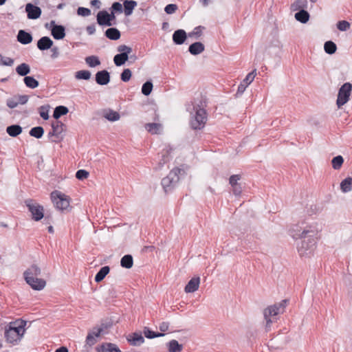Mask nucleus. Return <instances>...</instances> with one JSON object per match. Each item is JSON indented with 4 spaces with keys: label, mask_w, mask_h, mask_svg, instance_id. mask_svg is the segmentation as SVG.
I'll use <instances>...</instances> for the list:
<instances>
[{
    "label": "nucleus",
    "mask_w": 352,
    "mask_h": 352,
    "mask_svg": "<svg viewBox=\"0 0 352 352\" xmlns=\"http://www.w3.org/2000/svg\"><path fill=\"white\" fill-rule=\"evenodd\" d=\"M205 50L204 45L201 42H195L190 45L188 52L194 56L199 55Z\"/></svg>",
    "instance_id": "b1692460"
},
{
    "label": "nucleus",
    "mask_w": 352,
    "mask_h": 352,
    "mask_svg": "<svg viewBox=\"0 0 352 352\" xmlns=\"http://www.w3.org/2000/svg\"><path fill=\"white\" fill-rule=\"evenodd\" d=\"M168 352H182L183 345L179 344L176 340H171L166 343Z\"/></svg>",
    "instance_id": "bb28decb"
},
{
    "label": "nucleus",
    "mask_w": 352,
    "mask_h": 352,
    "mask_svg": "<svg viewBox=\"0 0 352 352\" xmlns=\"http://www.w3.org/2000/svg\"><path fill=\"white\" fill-rule=\"evenodd\" d=\"M27 322L23 320H16L9 323L5 329L4 337L7 342L16 345L21 340Z\"/></svg>",
    "instance_id": "f03ea898"
},
{
    "label": "nucleus",
    "mask_w": 352,
    "mask_h": 352,
    "mask_svg": "<svg viewBox=\"0 0 352 352\" xmlns=\"http://www.w3.org/2000/svg\"><path fill=\"white\" fill-rule=\"evenodd\" d=\"M25 12L29 19H37L42 13V10L38 6H34L31 3L26 4Z\"/></svg>",
    "instance_id": "9b49d317"
},
{
    "label": "nucleus",
    "mask_w": 352,
    "mask_h": 352,
    "mask_svg": "<svg viewBox=\"0 0 352 352\" xmlns=\"http://www.w3.org/2000/svg\"><path fill=\"white\" fill-rule=\"evenodd\" d=\"M89 173L84 169L78 170L76 173V177L79 180H83L85 179H87Z\"/></svg>",
    "instance_id": "5fc2aeb1"
},
{
    "label": "nucleus",
    "mask_w": 352,
    "mask_h": 352,
    "mask_svg": "<svg viewBox=\"0 0 352 352\" xmlns=\"http://www.w3.org/2000/svg\"><path fill=\"white\" fill-rule=\"evenodd\" d=\"M172 150V148L169 145L165 146V148L161 153V159L159 160L158 166L155 168L156 169H161L162 166L170 160L169 155Z\"/></svg>",
    "instance_id": "2eb2a0df"
},
{
    "label": "nucleus",
    "mask_w": 352,
    "mask_h": 352,
    "mask_svg": "<svg viewBox=\"0 0 352 352\" xmlns=\"http://www.w3.org/2000/svg\"><path fill=\"white\" fill-rule=\"evenodd\" d=\"M144 335L148 339H153L158 337H162L164 336V333L155 332L151 330L148 327H144L143 330Z\"/></svg>",
    "instance_id": "58836bf2"
},
{
    "label": "nucleus",
    "mask_w": 352,
    "mask_h": 352,
    "mask_svg": "<svg viewBox=\"0 0 352 352\" xmlns=\"http://www.w3.org/2000/svg\"><path fill=\"white\" fill-rule=\"evenodd\" d=\"M6 132L10 136L15 138L22 133V127L18 124H12L7 127Z\"/></svg>",
    "instance_id": "cd10ccee"
},
{
    "label": "nucleus",
    "mask_w": 352,
    "mask_h": 352,
    "mask_svg": "<svg viewBox=\"0 0 352 352\" xmlns=\"http://www.w3.org/2000/svg\"><path fill=\"white\" fill-rule=\"evenodd\" d=\"M103 116L108 120L111 122L117 121L120 119V114L115 111L109 109L104 113Z\"/></svg>",
    "instance_id": "4c0bfd02"
},
{
    "label": "nucleus",
    "mask_w": 352,
    "mask_h": 352,
    "mask_svg": "<svg viewBox=\"0 0 352 352\" xmlns=\"http://www.w3.org/2000/svg\"><path fill=\"white\" fill-rule=\"evenodd\" d=\"M53 45L52 40L48 36H43L37 41V47L45 51L50 49Z\"/></svg>",
    "instance_id": "aec40b11"
},
{
    "label": "nucleus",
    "mask_w": 352,
    "mask_h": 352,
    "mask_svg": "<svg viewBox=\"0 0 352 352\" xmlns=\"http://www.w3.org/2000/svg\"><path fill=\"white\" fill-rule=\"evenodd\" d=\"M111 9L113 12H122L123 11L122 5L120 2H114L111 6Z\"/></svg>",
    "instance_id": "680f3d73"
},
{
    "label": "nucleus",
    "mask_w": 352,
    "mask_h": 352,
    "mask_svg": "<svg viewBox=\"0 0 352 352\" xmlns=\"http://www.w3.org/2000/svg\"><path fill=\"white\" fill-rule=\"evenodd\" d=\"M132 76L131 71L129 69H124L121 73L120 78L123 82H128Z\"/></svg>",
    "instance_id": "3c124183"
},
{
    "label": "nucleus",
    "mask_w": 352,
    "mask_h": 352,
    "mask_svg": "<svg viewBox=\"0 0 352 352\" xmlns=\"http://www.w3.org/2000/svg\"><path fill=\"white\" fill-rule=\"evenodd\" d=\"M85 60L86 64L90 67H95L100 65V60L97 56L92 55L87 56L85 58Z\"/></svg>",
    "instance_id": "ea45409f"
},
{
    "label": "nucleus",
    "mask_w": 352,
    "mask_h": 352,
    "mask_svg": "<svg viewBox=\"0 0 352 352\" xmlns=\"http://www.w3.org/2000/svg\"><path fill=\"white\" fill-rule=\"evenodd\" d=\"M133 265V256L131 254L124 255L120 260V265L126 269H130Z\"/></svg>",
    "instance_id": "72a5a7b5"
},
{
    "label": "nucleus",
    "mask_w": 352,
    "mask_h": 352,
    "mask_svg": "<svg viewBox=\"0 0 352 352\" xmlns=\"http://www.w3.org/2000/svg\"><path fill=\"white\" fill-rule=\"evenodd\" d=\"M52 57L53 58L58 57V49L57 47H54L52 49Z\"/></svg>",
    "instance_id": "774afa93"
},
{
    "label": "nucleus",
    "mask_w": 352,
    "mask_h": 352,
    "mask_svg": "<svg viewBox=\"0 0 352 352\" xmlns=\"http://www.w3.org/2000/svg\"><path fill=\"white\" fill-rule=\"evenodd\" d=\"M324 52L328 54H333L337 50L336 45L331 41H328L324 45Z\"/></svg>",
    "instance_id": "37998d69"
},
{
    "label": "nucleus",
    "mask_w": 352,
    "mask_h": 352,
    "mask_svg": "<svg viewBox=\"0 0 352 352\" xmlns=\"http://www.w3.org/2000/svg\"><path fill=\"white\" fill-rule=\"evenodd\" d=\"M77 14L82 16H88L91 14V10L87 8L79 7L77 10Z\"/></svg>",
    "instance_id": "4d7b16f0"
},
{
    "label": "nucleus",
    "mask_w": 352,
    "mask_h": 352,
    "mask_svg": "<svg viewBox=\"0 0 352 352\" xmlns=\"http://www.w3.org/2000/svg\"><path fill=\"white\" fill-rule=\"evenodd\" d=\"M65 126L64 124L58 120L53 122L52 123V131L49 132L48 136H56V138H60V135L63 131V127Z\"/></svg>",
    "instance_id": "4468645a"
},
{
    "label": "nucleus",
    "mask_w": 352,
    "mask_h": 352,
    "mask_svg": "<svg viewBox=\"0 0 352 352\" xmlns=\"http://www.w3.org/2000/svg\"><path fill=\"white\" fill-rule=\"evenodd\" d=\"M145 128L151 134H158L160 133L162 126L160 123H148L145 125Z\"/></svg>",
    "instance_id": "473e14b6"
},
{
    "label": "nucleus",
    "mask_w": 352,
    "mask_h": 352,
    "mask_svg": "<svg viewBox=\"0 0 352 352\" xmlns=\"http://www.w3.org/2000/svg\"><path fill=\"white\" fill-rule=\"evenodd\" d=\"M344 162V159L341 155L334 157L331 160L332 167L335 170H339Z\"/></svg>",
    "instance_id": "49530a36"
},
{
    "label": "nucleus",
    "mask_w": 352,
    "mask_h": 352,
    "mask_svg": "<svg viewBox=\"0 0 352 352\" xmlns=\"http://www.w3.org/2000/svg\"><path fill=\"white\" fill-rule=\"evenodd\" d=\"M14 64V59L3 56L0 54V65L3 66H12Z\"/></svg>",
    "instance_id": "8fccbe9b"
},
{
    "label": "nucleus",
    "mask_w": 352,
    "mask_h": 352,
    "mask_svg": "<svg viewBox=\"0 0 352 352\" xmlns=\"http://www.w3.org/2000/svg\"><path fill=\"white\" fill-rule=\"evenodd\" d=\"M102 331L103 328L100 327L96 331L89 332L86 338V344L90 346L94 345L96 343V338L99 337Z\"/></svg>",
    "instance_id": "4be33fe9"
},
{
    "label": "nucleus",
    "mask_w": 352,
    "mask_h": 352,
    "mask_svg": "<svg viewBox=\"0 0 352 352\" xmlns=\"http://www.w3.org/2000/svg\"><path fill=\"white\" fill-rule=\"evenodd\" d=\"M137 5V2L134 0H125L123 2L124 14L126 16H130Z\"/></svg>",
    "instance_id": "393cba45"
},
{
    "label": "nucleus",
    "mask_w": 352,
    "mask_h": 352,
    "mask_svg": "<svg viewBox=\"0 0 352 352\" xmlns=\"http://www.w3.org/2000/svg\"><path fill=\"white\" fill-rule=\"evenodd\" d=\"M97 23L102 26H111V22L109 20V12L106 10L98 12L96 16Z\"/></svg>",
    "instance_id": "f3484780"
},
{
    "label": "nucleus",
    "mask_w": 352,
    "mask_h": 352,
    "mask_svg": "<svg viewBox=\"0 0 352 352\" xmlns=\"http://www.w3.org/2000/svg\"><path fill=\"white\" fill-rule=\"evenodd\" d=\"M294 10H305L307 7V0H296L292 5Z\"/></svg>",
    "instance_id": "a18cd8bd"
},
{
    "label": "nucleus",
    "mask_w": 352,
    "mask_h": 352,
    "mask_svg": "<svg viewBox=\"0 0 352 352\" xmlns=\"http://www.w3.org/2000/svg\"><path fill=\"white\" fill-rule=\"evenodd\" d=\"M16 73L21 76H27L30 72V67L27 63H21L16 68Z\"/></svg>",
    "instance_id": "c9c22d12"
},
{
    "label": "nucleus",
    "mask_w": 352,
    "mask_h": 352,
    "mask_svg": "<svg viewBox=\"0 0 352 352\" xmlns=\"http://www.w3.org/2000/svg\"><path fill=\"white\" fill-rule=\"evenodd\" d=\"M51 34L54 39L60 40L65 36V28L62 25L56 24L54 21H50Z\"/></svg>",
    "instance_id": "9d476101"
},
{
    "label": "nucleus",
    "mask_w": 352,
    "mask_h": 352,
    "mask_svg": "<svg viewBox=\"0 0 352 352\" xmlns=\"http://www.w3.org/2000/svg\"><path fill=\"white\" fill-rule=\"evenodd\" d=\"M98 352H122L118 346L113 343L106 342L102 344L97 349Z\"/></svg>",
    "instance_id": "412c9836"
},
{
    "label": "nucleus",
    "mask_w": 352,
    "mask_h": 352,
    "mask_svg": "<svg viewBox=\"0 0 352 352\" xmlns=\"http://www.w3.org/2000/svg\"><path fill=\"white\" fill-rule=\"evenodd\" d=\"M232 192L236 196H239L241 195V193L242 192V189H241L240 184L232 186Z\"/></svg>",
    "instance_id": "0e129e2a"
},
{
    "label": "nucleus",
    "mask_w": 352,
    "mask_h": 352,
    "mask_svg": "<svg viewBox=\"0 0 352 352\" xmlns=\"http://www.w3.org/2000/svg\"><path fill=\"white\" fill-rule=\"evenodd\" d=\"M287 301V300H283L280 302L270 305L263 310V316L265 320V329L266 331L271 330L272 324L277 321V316L284 312Z\"/></svg>",
    "instance_id": "7ed1b4c3"
},
{
    "label": "nucleus",
    "mask_w": 352,
    "mask_h": 352,
    "mask_svg": "<svg viewBox=\"0 0 352 352\" xmlns=\"http://www.w3.org/2000/svg\"><path fill=\"white\" fill-rule=\"evenodd\" d=\"M187 38L186 32L182 29L175 30L173 34V41L176 45H182Z\"/></svg>",
    "instance_id": "6ab92c4d"
},
{
    "label": "nucleus",
    "mask_w": 352,
    "mask_h": 352,
    "mask_svg": "<svg viewBox=\"0 0 352 352\" xmlns=\"http://www.w3.org/2000/svg\"><path fill=\"white\" fill-rule=\"evenodd\" d=\"M170 323L168 322H162L159 324V329L160 330V333L166 332L169 330Z\"/></svg>",
    "instance_id": "e2e57ef3"
},
{
    "label": "nucleus",
    "mask_w": 352,
    "mask_h": 352,
    "mask_svg": "<svg viewBox=\"0 0 352 352\" xmlns=\"http://www.w3.org/2000/svg\"><path fill=\"white\" fill-rule=\"evenodd\" d=\"M352 85L350 82L344 83L339 89L336 104L338 108L345 104L349 100Z\"/></svg>",
    "instance_id": "6e6552de"
},
{
    "label": "nucleus",
    "mask_w": 352,
    "mask_h": 352,
    "mask_svg": "<svg viewBox=\"0 0 352 352\" xmlns=\"http://www.w3.org/2000/svg\"><path fill=\"white\" fill-rule=\"evenodd\" d=\"M86 31L89 35H92L96 32V25L94 24L87 26Z\"/></svg>",
    "instance_id": "69168bd1"
},
{
    "label": "nucleus",
    "mask_w": 352,
    "mask_h": 352,
    "mask_svg": "<svg viewBox=\"0 0 352 352\" xmlns=\"http://www.w3.org/2000/svg\"><path fill=\"white\" fill-rule=\"evenodd\" d=\"M255 71L250 72L243 79V82L238 86L236 95L241 96L245 90L246 87L253 81L255 77Z\"/></svg>",
    "instance_id": "ddd939ff"
},
{
    "label": "nucleus",
    "mask_w": 352,
    "mask_h": 352,
    "mask_svg": "<svg viewBox=\"0 0 352 352\" xmlns=\"http://www.w3.org/2000/svg\"><path fill=\"white\" fill-rule=\"evenodd\" d=\"M16 38L17 41L23 45L30 43L33 39L32 34L23 30H20L18 32Z\"/></svg>",
    "instance_id": "a211bd4d"
},
{
    "label": "nucleus",
    "mask_w": 352,
    "mask_h": 352,
    "mask_svg": "<svg viewBox=\"0 0 352 352\" xmlns=\"http://www.w3.org/2000/svg\"><path fill=\"white\" fill-rule=\"evenodd\" d=\"M118 51L120 53H126L127 56L132 52V48L126 45H120L118 47Z\"/></svg>",
    "instance_id": "13d9d810"
},
{
    "label": "nucleus",
    "mask_w": 352,
    "mask_h": 352,
    "mask_svg": "<svg viewBox=\"0 0 352 352\" xmlns=\"http://www.w3.org/2000/svg\"><path fill=\"white\" fill-rule=\"evenodd\" d=\"M337 28L340 31H346L350 28V23L346 21H340L337 23Z\"/></svg>",
    "instance_id": "603ef678"
},
{
    "label": "nucleus",
    "mask_w": 352,
    "mask_h": 352,
    "mask_svg": "<svg viewBox=\"0 0 352 352\" xmlns=\"http://www.w3.org/2000/svg\"><path fill=\"white\" fill-rule=\"evenodd\" d=\"M129 58V56L126 53H119L113 58L114 64L118 66L123 65Z\"/></svg>",
    "instance_id": "c756f323"
},
{
    "label": "nucleus",
    "mask_w": 352,
    "mask_h": 352,
    "mask_svg": "<svg viewBox=\"0 0 352 352\" xmlns=\"http://www.w3.org/2000/svg\"><path fill=\"white\" fill-rule=\"evenodd\" d=\"M132 346H140L144 342V338L141 333H133L127 339Z\"/></svg>",
    "instance_id": "5701e85b"
},
{
    "label": "nucleus",
    "mask_w": 352,
    "mask_h": 352,
    "mask_svg": "<svg viewBox=\"0 0 352 352\" xmlns=\"http://www.w3.org/2000/svg\"><path fill=\"white\" fill-rule=\"evenodd\" d=\"M51 199L55 207L59 210L63 211L69 206V197L60 191H53L51 193Z\"/></svg>",
    "instance_id": "0eeeda50"
},
{
    "label": "nucleus",
    "mask_w": 352,
    "mask_h": 352,
    "mask_svg": "<svg viewBox=\"0 0 352 352\" xmlns=\"http://www.w3.org/2000/svg\"><path fill=\"white\" fill-rule=\"evenodd\" d=\"M178 7L176 4L170 3L166 6L164 8V11L168 14H171L175 12V11L177 10Z\"/></svg>",
    "instance_id": "6e6d98bb"
},
{
    "label": "nucleus",
    "mask_w": 352,
    "mask_h": 352,
    "mask_svg": "<svg viewBox=\"0 0 352 352\" xmlns=\"http://www.w3.org/2000/svg\"><path fill=\"white\" fill-rule=\"evenodd\" d=\"M23 81L26 87L30 89H35L38 87V81L36 80L33 76H27L24 77Z\"/></svg>",
    "instance_id": "e433bc0d"
},
{
    "label": "nucleus",
    "mask_w": 352,
    "mask_h": 352,
    "mask_svg": "<svg viewBox=\"0 0 352 352\" xmlns=\"http://www.w3.org/2000/svg\"><path fill=\"white\" fill-rule=\"evenodd\" d=\"M340 189L342 192H348L352 190V177H348L340 183Z\"/></svg>",
    "instance_id": "7c9ffc66"
},
{
    "label": "nucleus",
    "mask_w": 352,
    "mask_h": 352,
    "mask_svg": "<svg viewBox=\"0 0 352 352\" xmlns=\"http://www.w3.org/2000/svg\"><path fill=\"white\" fill-rule=\"evenodd\" d=\"M295 19L302 23H305L309 21V14L305 10H300L295 14Z\"/></svg>",
    "instance_id": "2f4dec72"
},
{
    "label": "nucleus",
    "mask_w": 352,
    "mask_h": 352,
    "mask_svg": "<svg viewBox=\"0 0 352 352\" xmlns=\"http://www.w3.org/2000/svg\"><path fill=\"white\" fill-rule=\"evenodd\" d=\"M107 38L110 40L116 41L120 38V32L116 28H108L104 33Z\"/></svg>",
    "instance_id": "a878e982"
},
{
    "label": "nucleus",
    "mask_w": 352,
    "mask_h": 352,
    "mask_svg": "<svg viewBox=\"0 0 352 352\" xmlns=\"http://www.w3.org/2000/svg\"><path fill=\"white\" fill-rule=\"evenodd\" d=\"M110 267L109 266H104L100 269L95 276L94 280L96 283L101 282L105 276L109 273Z\"/></svg>",
    "instance_id": "c85d7f7f"
},
{
    "label": "nucleus",
    "mask_w": 352,
    "mask_h": 352,
    "mask_svg": "<svg viewBox=\"0 0 352 352\" xmlns=\"http://www.w3.org/2000/svg\"><path fill=\"white\" fill-rule=\"evenodd\" d=\"M91 72L88 70H80L76 72L75 78L79 80H88L91 78Z\"/></svg>",
    "instance_id": "c03bdc74"
},
{
    "label": "nucleus",
    "mask_w": 352,
    "mask_h": 352,
    "mask_svg": "<svg viewBox=\"0 0 352 352\" xmlns=\"http://www.w3.org/2000/svg\"><path fill=\"white\" fill-rule=\"evenodd\" d=\"M182 170L178 168H173L169 174L162 179V186L166 192H170L179 180V175Z\"/></svg>",
    "instance_id": "423d86ee"
},
{
    "label": "nucleus",
    "mask_w": 352,
    "mask_h": 352,
    "mask_svg": "<svg viewBox=\"0 0 352 352\" xmlns=\"http://www.w3.org/2000/svg\"><path fill=\"white\" fill-rule=\"evenodd\" d=\"M41 273V268L34 264L28 267L23 273L25 282L34 290L39 291L45 287V280L38 278Z\"/></svg>",
    "instance_id": "20e7f679"
},
{
    "label": "nucleus",
    "mask_w": 352,
    "mask_h": 352,
    "mask_svg": "<svg viewBox=\"0 0 352 352\" xmlns=\"http://www.w3.org/2000/svg\"><path fill=\"white\" fill-rule=\"evenodd\" d=\"M25 205L32 214V219L38 221L44 217V208L41 205L32 199L26 200Z\"/></svg>",
    "instance_id": "1a4fd4ad"
},
{
    "label": "nucleus",
    "mask_w": 352,
    "mask_h": 352,
    "mask_svg": "<svg viewBox=\"0 0 352 352\" xmlns=\"http://www.w3.org/2000/svg\"><path fill=\"white\" fill-rule=\"evenodd\" d=\"M111 80L110 73L105 69L98 71L95 75V80L99 85H107Z\"/></svg>",
    "instance_id": "f8f14e48"
},
{
    "label": "nucleus",
    "mask_w": 352,
    "mask_h": 352,
    "mask_svg": "<svg viewBox=\"0 0 352 352\" xmlns=\"http://www.w3.org/2000/svg\"><path fill=\"white\" fill-rule=\"evenodd\" d=\"M29 134L30 136L39 139L44 134V129L42 126H35L30 129Z\"/></svg>",
    "instance_id": "79ce46f5"
},
{
    "label": "nucleus",
    "mask_w": 352,
    "mask_h": 352,
    "mask_svg": "<svg viewBox=\"0 0 352 352\" xmlns=\"http://www.w3.org/2000/svg\"><path fill=\"white\" fill-rule=\"evenodd\" d=\"M68 108L65 106L60 105L54 109L53 117L58 120L62 116H65L68 113Z\"/></svg>",
    "instance_id": "f704fd0d"
},
{
    "label": "nucleus",
    "mask_w": 352,
    "mask_h": 352,
    "mask_svg": "<svg viewBox=\"0 0 352 352\" xmlns=\"http://www.w3.org/2000/svg\"><path fill=\"white\" fill-rule=\"evenodd\" d=\"M241 179V176L239 175H232L230 176L229 179V183L231 185V186L237 185L238 181Z\"/></svg>",
    "instance_id": "052dcab7"
},
{
    "label": "nucleus",
    "mask_w": 352,
    "mask_h": 352,
    "mask_svg": "<svg viewBox=\"0 0 352 352\" xmlns=\"http://www.w3.org/2000/svg\"><path fill=\"white\" fill-rule=\"evenodd\" d=\"M318 230L316 227L309 226L300 230H291V235L293 239H300L297 243V250L301 257H310L313 255L317 244Z\"/></svg>",
    "instance_id": "f257e3e1"
},
{
    "label": "nucleus",
    "mask_w": 352,
    "mask_h": 352,
    "mask_svg": "<svg viewBox=\"0 0 352 352\" xmlns=\"http://www.w3.org/2000/svg\"><path fill=\"white\" fill-rule=\"evenodd\" d=\"M153 89V83L151 80H148L142 85V93L146 96L150 95Z\"/></svg>",
    "instance_id": "09e8293b"
},
{
    "label": "nucleus",
    "mask_w": 352,
    "mask_h": 352,
    "mask_svg": "<svg viewBox=\"0 0 352 352\" xmlns=\"http://www.w3.org/2000/svg\"><path fill=\"white\" fill-rule=\"evenodd\" d=\"M200 278L199 276L192 278L184 288L186 293H193L199 289Z\"/></svg>",
    "instance_id": "dca6fc26"
},
{
    "label": "nucleus",
    "mask_w": 352,
    "mask_h": 352,
    "mask_svg": "<svg viewBox=\"0 0 352 352\" xmlns=\"http://www.w3.org/2000/svg\"><path fill=\"white\" fill-rule=\"evenodd\" d=\"M90 3L97 9H99L101 6V2L99 0H91Z\"/></svg>",
    "instance_id": "338daca9"
},
{
    "label": "nucleus",
    "mask_w": 352,
    "mask_h": 352,
    "mask_svg": "<svg viewBox=\"0 0 352 352\" xmlns=\"http://www.w3.org/2000/svg\"><path fill=\"white\" fill-rule=\"evenodd\" d=\"M16 102L19 104H25L28 102L29 100V96L28 95H16L14 96Z\"/></svg>",
    "instance_id": "864d4df0"
},
{
    "label": "nucleus",
    "mask_w": 352,
    "mask_h": 352,
    "mask_svg": "<svg viewBox=\"0 0 352 352\" xmlns=\"http://www.w3.org/2000/svg\"><path fill=\"white\" fill-rule=\"evenodd\" d=\"M50 105H42L38 109V112L40 114V116L45 120H47L49 119V110H50Z\"/></svg>",
    "instance_id": "de8ad7c7"
},
{
    "label": "nucleus",
    "mask_w": 352,
    "mask_h": 352,
    "mask_svg": "<svg viewBox=\"0 0 352 352\" xmlns=\"http://www.w3.org/2000/svg\"><path fill=\"white\" fill-rule=\"evenodd\" d=\"M195 111L192 114L190 120V124L192 129L195 130H200L203 129L207 121V113L202 103L201 105L196 104L193 107Z\"/></svg>",
    "instance_id": "39448f33"
},
{
    "label": "nucleus",
    "mask_w": 352,
    "mask_h": 352,
    "mask_svg": "<svg viewBox=\"0 0 352 352\" xmlns=\"http://www.w3.org/2000/svg\"><path fill=\"white\" fill-rule=\"evenodd\" d=\"M6 104L10 109H14L18 106V104L14 96L7 99Z\"/></svg>",
    "instance_id": "bf43d9fd"
},
{
    "label": "nucleus",
    "mask_w": 352,
    "mask_h": 352,
    "mask_svg": "<svg viewBox=\"0 0 352 352\" xmlns=\"http://www.w3.org/2000/svg\"><path fill=\"white\" fill-rule=\"evenodd\" d=\"M205 30V27L199 25L195 27L192 32H189L188 36L190 38H199L203 34V31Z\"/></svg>",
    "instance_id": "a19ab883"
}]
</instances>
